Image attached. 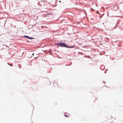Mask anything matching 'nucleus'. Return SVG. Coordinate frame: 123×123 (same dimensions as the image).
I'll list each match as a JSON object with an SVG mask.
<instances>
[{
	"label": "nucleus",
	"mask_w": 123,
	"mask_h": 123,
	"mask_svg": "<svg viewBox=\"0 0 123 123\" xmlns=\"http://www.w3.org/2000/svg\"><path fill=\"white\" fill-rule=\"evenodd\" d=\"M74 46H72L71 47H69V48H74Z\"/></svg>",
	"instance_id": "obj_6"
},
{
	"label": "nucleus",
	"mask_w": 123,
	"mask_h": 123,
	"mask_svg": "<svg viewBox=\"0 0 123 123\" xmlns=\"http://www.w3.org/2000/svg\"><path fill=\"white\" fill-rule=\"evenodd\" d=\"M29 39H34V38L31 37H29Z\"/></svg>",
	"instance_id": "obj_5"
},
{
	"label": "nucleus",
	"mask_w": 123,
	"mask_h": 123,
	"mask_svg": "<svg viewBox=\"0 0 123 123\" xmlns=\"http://www.w3.org/2000/svg\"><path fill=\"white\" fill-rule=\"evenodd\" d=\"M59 1L60 2H61V1Z\"/></svg>",
	"instance_id": "obj_9"
},
{
	"label": "nucleus",
	"mask_w": 123,
	"mask_h": 123,
	"mask_svg": "<svg viewBox=\"0 0 123 123\" xmlns=\"http://www.w3.org/2000/svg\"><path fill=\"white\" fill-rule=\"evenodd\" d=\"M38 57V56H37V57H34V58H37Z\"/></svg>",
	"instance_id": "obj_8"
},
{
	"label": "nucleus",
	"mask_w": 123,
	"mask_h": 123,
	"mask_svg": "<svg viewBox=\"0 0 123 123\" xmlns=\"http://www.w3.org/2000/svg\"><path fill=\"white\" fill-rule=\"evenodd\" d=\"M64 115L65 117H69V116L68 115V114L67 115L66 114H65Z\"/></svg>",
	"instance_id": "obj_2"
},
{
	"label": "nucleus",
	"mask_w": 123,
	"mask_h": 123,
	"mask_svg": "<svg viewBox=\"0 0 123 123\" xmlns=\"http://www.w3.org/2000/svg\"><path fill=\"white\" fill-rule=\"evenodd\" d=\"M50 14V13H48L47 14L48 15H49V14Z\"/></svg>",
	"instance_id": "obj_7"
},
{
	"label": "nucleus",
	"mask_w": 123,
	"mask_h": 123,
	"mask_svg": "<svg viewBox=\"0 0 123 123\" xmlns=\"http://www.w3.org/2000/svg\"><path fill=\"white\" fill-rule=\"evenodd\" d=\"M34 54H32V55H31V56H28V57L29 58H31L32 56V55H33Z\"/></svg>",
	"instance_id": "obj_3"
},
{
	"label": "nucleus",
	"mask_w": 123,
	"mask_h": 123,
	"mask_svg": "<svg viewBox=\"0 0 123 123\" xmlns=\"http://www.w3.org/2000/svg\"><path fill=\"white\" fill-rule=\"evenodd\" d=\"M57 45H59L61 47H65L68 48H69V47L67 45L63 43H58L57 44Z\"/></svg>",
	"instance_id": "obj_1"
},
{
	"label": "nucleus",
	"mask_w": 123,
	"mask_h": 123,
	"mask_svg": "<svg viewBox=\"0 0 123 123\" xmlns=\"http://www.w3.org/2000/svg\"><path fill=\"white\" fill-rule=\"evenodd\" d=\"M24 37H25L26 38H29V37L28 36H25Z\"/></svg>",
	"instance_id": "obj_4"
}]
</instances>
